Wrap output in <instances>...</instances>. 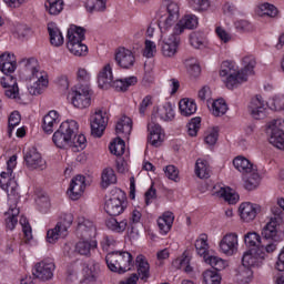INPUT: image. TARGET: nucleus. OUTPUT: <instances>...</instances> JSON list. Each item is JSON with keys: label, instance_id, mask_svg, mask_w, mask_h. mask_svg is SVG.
<instances>
[{"label": "nucleus", "instance_id": "nucleus-1", "mask_svg": "<svg viewBox=\"0 0 284 284\" xmlns=\"http://www.w3.org/2000/svg\"><path fill=\"white\" fill-rule=\"evenodd\" d=\"M243 64L244 68L239 70V67L231 61L222 62L220 77L229 90H234V88H239L247 81V77L254 73L256 60H254V57H245L243 58Z\"/></svg>", "mask_w": 284, "mask_h": 284}, {"label": "nucleus", "instance_id": "nucleus-2", "mask_svg": "<svg viewBox=\"0 0 284 284\" xmlns=\"http://www.w3.org/2000/svg\"><path fill=\"white\" fill-rule=\"evenodd\" d=\"M23 73L28 82V90L32 97L43 94L48 88V72L41 70L39 61L34 58L23 59L21 61Z\"/></svg>", "mask_w": 284, "mask_h": 284}, {"label": "nucleus", "instance_id": "nucleus-3", "mask_svg": "<svg viewBox=\"0 0 284 284\" xmlns=\"http://www.w3.org/2000/svg\"><path fill=\"white\" fill-rule=\"evenodd\" d=\"M283 212L275 211L273 215L267 217V222L262 230V244L257 248L260 252L272 254L278 247V227L283 225Z\"/></svg>", "mask_w": 284, "mask_h": 284}, {"label": "nucleus", "instance_id": "nucleus-4", "mask_svg": "<svg viewBox=\"0 0 284 284\" xmlns=\"http://www.w3.org/2000/svg\"><path fill=\"white\" fill-rule=\"evenodd\" d=\"M138 82L139 79L134 75L114 80L112 64L110 63H106L98 74V85L102 90L114 88L118 92H128V90L132 88V85H136Z\"/></svg>", "mask_w": 284, "mask_h": 284}, {"label": "nucleus", "instance_id": "nucleus-5", "mask_svg": "<svg viewBox=\"0 0 284 284\" xmlns=\"http://www.w3.org/2000/svg\"><path fill=\"white\" fill-rule=\"evenodd\" d=\"M14 168H17V155H12L7 161V169L0 173V187L7 192L9 199L13 196L14 201L19 199V183L14 178Z\"/></svg>", "mask_w": 284, "mask_h": 284}, {"label": "nucleus", "instance_id": "nucleus-6", "mask_svg": "<svg viewBox=\"0 0 284 284\" xmlns=\"http://www.w3.org/2000/svg\"><path fill=\"white\" fill-rule=\"evenodd\" d=\"M77 132H79V123L77 121L67 120L62 122L52 136L55 148H60V150L70 148L72 139Z\"/></svg>", "mask_w": 284, "mask_h": 284}, {"label": "nucleus", "instance_id": "nucleus-7", "mask_svg": "<svg viewBox=\"0 0 284 284\" xmlns=\"http://www.w3.org/2000/svg\"><path fill=\"white\" fill-rule=\"evenodd\" d=\"M105 262L111 272H118L119 274H125L132 270L134 265V260L130 252H111L105 256Z\"/></svg>", "mask_w": 284, "mask_h": 284}, {"label": "nucleus", "instance_id": "nucleus-8", "mask_svg": "<svg viewBox=\"0 0 284 284\" xmlns=\"http://www.w3.org/2000/svg\"><path fill=\"white\" fill-rule=\"evenodd\" d=\"M74 215L72 213H62L53 229L47 231V243L54 245L59 239L68 236V230L72 227Z\"/></svg>", "mask_w": 284, "mask_h": 284}, {"label": "nucleus", "instance_id": "nucleus-9", "mask_svg": "<svg viewBox=\"0 0 284 284\" xmlns=\"http://www.w3.org/2000/svg\"><path fill=\"white\" fill-rule=\"evenodd\" d=\"M181 8L179 7V3L171 2L166 6V12L164 14H159V21L158 26L162 32V36L165 34V32H169L176 26V21H179Z\"/></svg>", "mask_w": 284, "mask_h": 284}, {"label": "nucleus", "instance_id": "nucleus-10", "mask_svg": "<svg viewBox=\"0 0 284 284\" xmlns=\"http://www.w3.org/2000/svg\"><path fill=\"white\" fill-rule=\"evenodd\" d=\"M141 216L142 214L139 212V210H134L131 213L129 222L128 220H122L119 222L116 221V219H110L106 221V227H109V230H112V232L121 234L126 230H134V225L141 223Z\"/></svg>", "mask_w": 284, "mask_h": 284}, {"label": "nucleus", "instance_id": "nucleus-11", "mask_svg": "<svg viewBox=\"0 0 284 284\" xmlns=\"http://www.w3.org/2000/svg\"><path fill=\"white\" fill-rule=\"evenodd\" d=\"M71 103L74 108L80 110H85V108H90L92 103V90H90L89 85H80L77 87L71 92Z\"/></svg>", "mask_w": 284, "mask_h": 284}, {"label": "nucleus", "instance_id": "nucleus-12", "mask_svg": "<svg viewBox=\"0 0 284 284\" xmlns=\"http://www.w3.org/2000/svg\"><path fill=\"white\" fill-rule=\"evenodd\" d=\"M125 202H123V193L121 190H116L112 196L106 199L104 203V210L109 216H120L125 212Z\"/></svg>", "mask_w": 284, "mask_h": 284}, {"label": "nucleus", "instance_id": "nucleus-13", "mask_svg": "<svg viewBox=\"0 0 284 284\" xmlns=\"http://www.w3.org/2000/svg\"><path fill=\"white\" fill-rule=\"evenodd\" d=\"M24 165L29 170H45L47 163L37 148L31 146L23 152Z\"/></svg>", "mask_w": 284, "mask_h": 284}, {"label": "nucleus", "instance_id": "nucleus-14", "mask_svg": "<svg viewBox=\"0 0 284 284\" xmlns=\"http://www.w3.org/2000/svg\"><path fill=\"white\" fill-rule=\"evenodd\" d=\"M90 124L92 136L101 139L103 132H105V128H108V112L103 110L95 111L94 114L91 115Z\"/></svg>", "mask_w": 284, "mask_h": 284}, {"label": "nucleus", "instance_id": "nucleus-15", "mask_svg": "<svg viewBox=\"0 0 284 284\" xmlns=\"http://www.w3.org/2000/svg\"><path fill=\"white\" fill-rule=\"evenodd\" d=\"M179 45H181V38L179 34L171 33L168 37H162L161 52L166 59H172L179 53Z\"/></svg>", "mask_w": 284, "mask_h": 284}, {"label": "nucleus", "instance_id": "nucleus-16", "mask_svg": "<svg viewBox=\"0 0 284 284\" xmlns=\"http://www.w3.org/2000/svg\"><path fill=\"white\" fill-rule=\"evenodd\" d=\"M54 262L52 260H44L34 265L32 274L40 281H50L54 276Z\"/></svg>", "mask_w": 284, "mask_h": 284}, {"label": "nucleus", "instance_id": "nucleus-17", "mask_svg": "<svg viewBox=\"0 0 284 284\" xmlns=\"http://www.w3.org/2000/svg\"><path fill=\"white\" fill-rule=\"evenodd\" d=\"M266 134L271 145L277 150H284V131L276 126V121L267 123Z\"/></svg>", "mask_w": 284, "mask_h": 284}, {"label": "nucleus", "instance_id": "nucleus-18", "mask_svg": "<svg viewBox=\"0 0 284 284\" xmlns=\"http://www.w3.org/2000/svg\"><path fill=\"white\" fill-rule=\"evenodd\" d=\"M220 250L226 256H234L239 252V234L227 233L220 241Z\"/></svg>", "mask_w": 284, "mask_h": 284}, {"label": "nucleus", "instance_id": "nucleus-19", "mask_svg": "<svg viewBox=\"0 0 284 284\" xmlns=\"http://www.w3.org/2000/svg\"><path fill=\"white\" fill-rule=\"evenodd\" d=\"M199 28V17L193 13L183 16L174 26V34H183L185 30H196Z\"/></svg>", "mask_w": 284, "mask_h": 284}, {"label": "nucleus", "instance_id": "nucleus-20", "mask_svg": "<svg viewBox=\"0 0 284 284\" xmlns=\"http://www.w3.org/2000/svg\"><path fill=\"white\" fill-rule=\"evenodd\" d=\"M265 261V252L258 251L256 248H251L242 257V266L248 267H261Z\"/></svg>", "mask_w": 284, "mask_h": 284}, {"label": "nucleus", "instance_id": "nucleus-21", "mask_svg": "<svg viewBox=\"0 0 284 284\" xmlns=\"http://www.w3.org/2000/svg\"><path fill=\"white\" fill-rule=\"evenodd\" d=\"M251 116H253L256 121H261V119H265L267 114V103L264 101L263 97L256 95L252 98L250 104Z\"/></svg>", "mask_w": 284, "mask_h": 284}, {"label": "nucleus", "instance_id": "nucleus-22", "mask_svg": "<svg viewBox=\"0 0 284 284\" xmlns=\"http://www.w3.org/2000/svg\"><path fill=\"white\" fill-rule=\"evenodd\" d=\"M85 192V176L77 175L71 180L68 194L71 201H79Z\"/></svg>", "mask_w": 284, "mask_h": 284}, {"label": "nucleus", "instance_id": "nucleus-23", "mask_svg": "<svg viewBox=\"0 0 284 284\" xmlns=\"http://www.w3.org/2000/svg\"><path fill=\"white\" fill-rule=\"evenodd\" d=\"M136 58L130 49L120 48L115 52V63L124 70H130L134 65Z\"/></svg>", "mask_w": 284, "mask_h": 284}, {"label": "nucleus", "instance_id": "nucleus-24", "mask_svg": "<svg viewBox=\"0 0 284 284\" xmlns=\"http://www.w3.org/2000/svg\"><path fill=\"white\" fill-rule=\"evenodd\" d=\"M8 203H9V210L4 213L6 216V226L8 230H14L17 227V224L19 223V207H17V201H19V197L14 200V196H8Z\"/></svg>", "mask_w": 284, "mask_h": 284}, {"label": "nucleus", "instance_id": "nucleus-25", "mask_svg": "<svg viewBox=\"0 0 284 284\" xmlns=\"http://www.w3.org/2000/svg\"><path fill=\"white\" fill-rule=\"evenodd\" d=\"M0 84L4 88V94L8 99H20L19 98V84H17V78L7 74L0 80Z\"/></svg>", "mask_w": 284, "mask_h": 284}, {"label": "nucleus", "instance_id": "nucleus-26", "mask_svg": "<svg viewBox=\"0 0 284 284\" xmlns=\"http://www.w3.org/2000/svg\"><path fill=\"white\" fill-rule=\"evenodd\" d=\"M77 234L84 241H92L97 236V226L90 220H82L78 223Z\"/></svg>", "mask_w": 284, "mask_h": 284}, {"label": "nucleus", "instance_id": "nucleus-27", "mask_svg": "<svg viewBox=\"0 0 284 284\" xmlns=\"http://www.w3.org/2000/svg\"><path fill=\"white\" fill-rule=\"evenodd\" d=\"M239 212L242 221L250 223V221H254V219H256V214L261 212V206L251 202H244L240 205Z\"/></svg>", "mask_w": 284, "mask_h": 284}, {"label": "nucleus", "instance_id": "nucleus-28", "mask_svg": "<svg viewBox=\"0 0 284 284\" xmlns=\"http://www.w3.org/2000/svg\"><path fill=\"white\" fill-rule=\"evenodd\" d=\"M59 123H61V115H59V112L54 110L49 111V113L43 118L42 130L47 134H52L54 132V128H57Z\"/></svg>", "mask_w": 284, "mask_h": 284}, {"label": "nucleus", "instance_id": "nucleus-29", "mask_svg": "<svg viewBox=\"0 0 284 284\" xmlns=\"http://www.w3.org/2000/svg\"><path fill=\"white\" fill-rule=\"evenodd\" d=\"M132 132V119L123 115L115 124V134L128 139Z\"/></svg>", "mask_w": 284, "mask_h": 284}, {"label": "nucleus", "instance_id": "nucleus-30", "mask_svg": "<svg viewBox=\"0 0 284 284\" xmlns=\"http://www.w3.org/2000/svg\"><path fill=\"white\" fill-rule=\"evenodd\" d=\"M243 181L245 190H256L261 185V175L256 169H253L248 173H244Z\"/></svg>", "mask_w": 284, "mask_h": 284}, {"label": "nucleus", "instance_id": "nucleus-31", "mask_svg": "<svg viewBox=\"0 0 284 284\" xmlns=\"http://www.w3.org/2000/svg\"><path fill=\"white\" fill-rule=\"evenodd\" d=\"M174 225V213L168 211L158 219V227L162 234H168Z\"/></svg>", "mask_w": 284, "mask_h": 284}, {"label": "nucleus", "instance_id": "nucleus-32", "mask_svg": "<svg viewBox=\"0 0 284 284\" xmlns=\"http://www.w3.org/2000/svg\"><path fill=\"white\" fill-rule=\"evenodd\" d=\"M213 196H219V199H224L226 203L230 205H235L239 203V194L234 192V190L230 189L229 186L220 187L219 191L213 193Z\"/></svg>", "mask_w": 284, "mask_h": 284}, {"label": "nucleus", "instance_id": "nucleus-33", "mask_svg": "<svg viewBox=\"0 0 284 284\" xmlns=\"http://www.w3.org/2000/svg\"><path fill=\"white\" fill-rule=\"evenodd\" d=\"M135 265L141 281H148L150 278V263L148 258L143 255H138Z\"/></svg>", "mask_w": 284, "mask_h": 284}, {"label": "nucleus", "instance_id": "nucleus-34", "mask_svg": "<svg viewBox=\"0 0 284 284\" xmlns=\"http://www.w3.org/2000/svg\"><path fill=\"white\" fill-rule=\"evenodd\" d=\"M67 39L68 43L83 41L85 39V29L77 24H71L67 31Z\"/></svg>", "mask_w": 284, "mask_h": 284}, {"label": "nucleus", "instance_id": "nucleus-35", "mask_svg": "<svg viewBox=\"0 0 284 284\" xmlns=\"http://www.w3.org/2000/svg\"><path fill=\"white\" fill-rule=\"evenodd\" d=\"M195 251L199 256L205 260L210 255V244L207 243V234H201L195 240Z\"/></svg>", "mask_w": 284, "mask_h": 284}, {"label": "nucleus", "instance_id": "nucleus-36", "mask_svg": "<svg viewBox=\"0 0 284 284\" xmlns=\"http://www.w3.org/2000/svg\"><path fill=\"white\" fill-rule=\"evenodd\" d=\"M179 108L182 116H192V114H196V102L192 99H182L179 103Z\"/></svg>", "mask_w": 284, "mask_h": 284}, {"label": "nucleus", "instance_id": "nucleus-37", "mask_svg": "<svg viewBox=\"0 0 284 284\" xmlns=\"http://www.w3.org/2000/svg\"><path fill=\"white\" fill-rule=\"evenodd\" d=\"M233 165L235 170L241 172L242 174H250L252 170H254V164L247 160V158L244 156H237L233 160Z\"/></svg>", "mask_w": 284, "mask_h": 284}, {"label": "nucleus", "instance_id": "nucleus-38", "mask_svg": "<svg viewBox=\"0 0 284 284\" xmlns=\"http://www.w3.org/2000/svg\"><path fill=\"white\" fill-rule=\"evenodd\" d=\"M190 45L195 48V50H203V48H207V38L203 32H192L190 34Z\"/></svg>", "mask_w": 284, "mask_h": 284}, {"label": "nucleus", "instance_id": "nucleus-39", "mask_svg": "<svg viewBox=\"0 0 284 284\" xmlns=\"http://www.w3.org/2000/svg\"><path fill=\"white\" fill-rule=\"evenodd\" d=\"M97 247V241L94 240H84L75 244V252L81 254V256H90V252Z\"/></svg>", "mask_w": 284, "mask_h": 284}, {"label": "nucleus", "instance_id": "nucleus-40", "mask_svg": "<svg viewBox=\"0 0 284 284\" xmlns=\"http://www.w3.org/2000/svg\"><path fill=\"white\" fill-rule=\"evenodd\" d=\"M63 0H47L44 8L51 17H59L63 12Z\"/></svg>", "mask_w": 284, "mask_h": 284}, {"label": "nucleus", "instance_id": "nucleus-41", "mask_svg": "<svg viewBox=\"0 0 284 284\" xmlns=\"http://www.w3.org/2000/svg\"><path fill=\"white\" fill-rule=\"evenodd\" d=\"M158 115L161 121L170 122L174 121L176 113L174 112L172 103L166 102L162 108L158 109Z\"/></svg>", "mask_w": 284, "mask_h": 284}, {"label": "nucleus", "instance_id": "nucleus-42", "mask_svg": "<svg viewBox=\"0 0 284 284\" xmlns=\"http://www.w3.org/2000/svg\"><path fill=\"white\" fill-rule=\"evenodd\" d=\"M48 32L50 36L51 45H54V48L61 47V44L64 42L63 33H61V30L54 26H49Z\"/></svg>", "mask_w": 284, "mask_h": 284}, {"label": "nucleus", "instance_id": "nucleus-43", "mask_svg": "<svg viewBox=\"0 0 284 284\" xmlns=\"http://www.w3.org/2000/svg\"><path fill=\"white\" fill-rule=\"evenodd\" d=\"M67 48L74 57H85L88 54V45L83 41L67 42Z\"/></svg>", "mask_w": 284, "mask_h": 284}, {"label": "nucleus", "instance_id": "nucleus-44", "mask_svg": "<svg viewBox=\"0 0 284 284\" xmlns=\"http://www.w3.org/2000/svg\"><path fill=\"white\" fill-rule=\"evenodd\" d=\"M244 243L246 247H251V250H258L263 240H261V235L256 232H248L244 235Z\"/></svg>", "mask_w": 284, "mask_h": 284}, {"label": "nucleus", "instance_id": "nucleus-45", "mask_svg": "<svg viewBox=\"0 0 284 284\" xmlns=\"http://www.w3.org/2000/svg\"><path fill=\"white\" fill-rule=\"evenodd\" d=\"M195 174L199 179H210V165L207 161L197 159L195 163Z\"/></svg>", "mask_w": 284, "mask_h": 284}, {"label": "nucleus", "instance_id": "nucleus-46", "mask_svg": "<svg viewBox=\"0 0 284 284\" xmlns=\"http://www.w3.org/2000/svg\"><path fill=\"white\" fill-rule=\"evenodd\" d=\"M88 145V140L85 139V135L83 134H74L73 138H71V143L69 144V148L73 150V152H81L82 150H85V146Z\"/></svg>", "mask_w": 284, "mask_h": 284}, {"label": "nucleus", "instance_id": "nucleus-47", "mask_svg": "<svg viewBox=\"0 0 284 284\" xmlns=\"http://www.w3.org/2000/svg\"><path fill=\"white\" fill-rule=\"evenodd\" d=\"M256 14H258V17H276V14H278V9H276V7H274V4H270V3H262L257 7L256 9Z\"/></svg>", "mask_w": 284, "mask_h": 284}, {"label": "nucleus", "instance_id": "nucleus-48", "mask_svg": "<svg viewBox=\"0 0 284 284\" xmlns=\"http://www.w3.org/2000/svg\"><path fill=\"white\" fill-rule=\"evenodd\" d=\"M111 154L123 156L125 154V141L118 136L109 146Z\"/></svg>", "mask_w": 284, "mask_h": 284}, {"label": "nucleus", "instance_id": "nucleus-49", "mask_svg": "<svg viewBox=\"0 0 284 284\" xmlns=\"http://www.w3.org/2000/svg\"><path fill=\"white\" fill-rule=\"evenodd\" d=\"M204 284H221V274L216 271L206 270L202 274Z\"/></svg>", "mask_w": 284, "mask_h": 284}, {"label": "nucleus", "instance_id": "nucleus-50", "mask_svg": "<svg viewBox=\"0 0 284 284\" xmlns=\"http://www.w3.org/2000/svg\"><path fill=\"white\" fill-rule=\"evenodd\" d=\"M116 183V174H114V170L106 168L102 172V187H110V185H114Z\"/></svg>", "mask_w": 284, "mask_h": 284}, {"label": "nucleus", "instance_id": "nucleus-51", "mask_svg": "<svg viewBox=\"0 0 284 284\" xmlns=\"http://www.w3.org/2000/svg\"><path fill=\"white\" fill-rule=\"evenodd\" d=\"M211 111L214 116H223L227 112V103L223 99H217L213 101Z\"/></svg>", "mask_w": 284, "mask_h": 284}, {"label": "nucleus", "instance_id": "nucleus-52", "mask_svg": "<svg viewBox=\"0 0 284 284\" xmlns=\"http://www.w3.org/2000/svg\"><path fill=\"white\" fill-rule=\"evenodd\" d=\"M21 123V114L18 111H14L9 116V124L7 129V134L9 139H12V132H14V128Z\"/></svg>", "mask_w": 284, "mask_h": 284}, {"label": "nucleus", "instance_id": "nucleus-53", "mask_svg": "<svg viewBox=\"0 0 284 284\" xmlns=\"http://www.w3.org/2000/svg\"><path fill=\"white\" fill-rule=\"evenodd\" d=\"M253 274L254 272H252V268L242 265L237 274L239 283H242V284L251 283Z\"/></svg>", "mask_w": 284, "mask_h": 284}, {"label": "nucleus", "instance_id": "nucleus-54", "mask_svg": "<svg viewBox=\"0 0 284 284\" xmlns=\"http://www.w3.org/2000/svg\"><path fill=\"white\" fill-rule=\"evenodd\" d=\"M189 4L196 12H206L210 9V0H189Z\"/></svg>", "mask_w": 284, "mask_h": 284}, {"label": "nucleus", "instance_id": "nucleus-55", "mask_svg": "<svg viewBox=\"0 0 284 284\" xmlns=\"http://www.w3.org/2000/svg\"><path fill=\"white\" fill-rule=\"evenodd\" d=\"M206 145H216V141H219V128H212L206 131V135L204 138Z\"/></svg>", "mask_w": 284, "mask_h": 284}, {"label": "nucleus", "instance_id": "nucleus-56", "mask_svg": "<svg viewBox=\"0 0 284 284\" xmlns=\"http://www.w3.org/2000/svg\"><path fill=\"white\" fill-rule=\"evenodd\" d=\"M199 130H201V118H193L187 123V134H189V136H196V134H199Z\"/></svg>", "mask_w": 284, "mask_h": 284}, {"label": "nucleus", "instance_id": "nucleus-57", "mask_svg": "<svg viewBox=\"0 0 284 284\" xmlns=\"http://www.w3.org/2000/svg\"><path fill=\"white\" fill-rule=\"evenodd\" d=\"M154 54H156V43L152 40H145L143 57H145L146 59H152Z\"/></svg>", "mask_w": 284, "mask_h": 284}, {"label": "nucleus", "instance_id": "nucleus-58", "mask_svg": "<svg viewBox=\"0 0 284 284\" xmlns=\"http://www.w3.org/2000/svg\"><path fill=\"white\" fill-rule=\"evenodd\" d=\"M175 265H178L179 270H182V272H185L186 274H192V266L190 265V257L184 256L181 258H178L174 262Z\"/></svg>", "mask_w": 284, "mask_h": 284}, {"label": "nucleus", "instance_id": "nucleus-59", "mask_svg": "<svg viewBox=\"0 0 284 284\" xmlns=\"http://www.w3.org/2000/svg\"><path fill=\"white\" fill-rule=\"evenodd\" d=\"M108 0H94L93 4H87L88 12H105Z\"/></svg>", "mask_w": 284, "mask_h": 284}, {"label": "nucleus", "instance_id": "nucleus-60", "mask_svg": "<svg viewBox=\"0 0 284 284\" xmlns=\"http://www.w3.org/2000/svg\"><path fill=\"white\" fill-rule=\"evenodd\" d=\"M271 110L284 112V95H275L270 102Z\"/></svg>", "mask_w": 284, "mask_h": 284}, {"label": "nucleus", "instance_id": "nucleus-61", "mask_svg": "<svg viewBox=\"0 0 284 284\" xmlns=\"http://www.w3.org/2000/svg\"><path fill=\"white\" fill-rule=\"evenodd\" d=\"M20 225L22 227V232L27 241H31L32 239V226H30V222H28V217L21 216L20 217Z\"/></svg>", "mask_w": 284, "mask_h": 284}, {"label": "nucleus", "instance_id": "nucleus-62", "mask_svg": "<svg viewBox=\"0 0 284 284\" xmlns=\"http://www.w3.org/2000/svg\"><path fill=\"white\" fill-rule=\"evenodd\" d=\"M164 139H165V134L163 132L154 133V130L151 129V135H149V142L151 143V145L159 148V145L163 143Z\"/></svg>", "mask_w": 284, "mask_h": 284}, {"label": "nucleus", "instance_id": "nucleus-63", "mask_svg": "<svg viewBox=\"0 0 284 284\" xmlns=\"http://www.w3.org/2000/svg\"><path fill=\"white\" fill-rule=\"evenodd\" d=\"M235 28L239 32H252V30H254V26L247 20H237L235 22Z\"/></svg>", "mask_w": 284, "mask_h": 284}, {"label": "nucleus", "instance_id": "nucleus-64", "mask_svg": "<svg viewBox=\"0 0 284 284\" xmlns=\"http://www.w3.org/2000/svg\"><path fill=\"white\" fill-rule=\"evenodd\" d=\"M165 176L170 179V181H179V170L174 165H168L164 169Z\"/></svg>", "mask_w": 284, "mask_h": 284}]
</instances>
